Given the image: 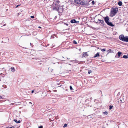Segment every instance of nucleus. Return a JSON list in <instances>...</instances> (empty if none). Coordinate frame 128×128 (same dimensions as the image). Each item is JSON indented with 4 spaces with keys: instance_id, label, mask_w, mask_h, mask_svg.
Masks as SVG:
<instances>
[{
    "instance_id": "f257e3e1",
    "label": "nucleus",
    "mask_w": 128,
    "mask_h": 128,
    "mask_svg": "<svg viewBox=\"0 0 128 128\" xmlns=\"http://www.w3.org/2000/svg\"><path fill=\"white\" fill-rule=\"evenodd\" d=\"M118 10V8H112V10L110 13V16L112 17L115 16Z\"/></svg>"
},
{
    "instance_id": "f03ea898",
    "label": "nucleus",
    "mask_w": 128,
    "mask_h": 128,
    "mask_svg": "<svg viewBox=\"0 0 128 128\" xmlns=\"http://www.w3.org/2000/svg\"><path fill=\"white\" fill-rule=\"evenodd\" d=\"M59 2L58 1H57L56 2V3L55 4H54L53 8L54 10H55L57 11H58L60 6Z\"/></svg>"
},
{
    "instance_id": "7ed1b4c3",
    "label": "nucleus",
    "mask_w": 128,
    "mask_h": 128,
    "mask_svg": "<svg viewBox=\"0 0 128 128\" xmlns=\"http://www.w3.org/2000/svg\"><path fill=\"white\" fill-rule=\"evenodd\" d=\"M125 37V36H124V35L121 34L119 36V38L120 40H122V41L124 42Z\"/></svg>"
},
{
    "instance_id": "20e7f679",
    "label": "nucleus",
    "mask_w": 128,
    "mask_h": 128,
    "mask_svg": "<svg viewBox=\"0 0 128 128\" xmlns=\"http://www.w3.org/2000/svg\"><path fill=\"white\" fill-rule=\"evenodd\" d=\"M82 5H88L89 2H88L87 1L84 0H82Z\"/></svg>"
},
{
    "instance_id": "39448f33",
    "label": "nucleus",
    "mask_w": 128,
    "mask_h": 128,
    "mask_svg": "<svg viewBox=\"0 0 128 128\" xmlns=\"http://www.w3.org/2000/svg\"><path fill=\"white\" fill-rule=\"evenodd\" d=\"M99 21V23L100 24H102V25H104V22L103 20H101L100 19H98V22Z\"/></svg>"
},
{
    "instance_id": "423d86ee",
    "label": "nucleus",
    "mask_w": 128,
    "mask_h": 128,
    "mask_svg": "<svg viewBox=\"0 0 128 128\" xmlns=\"http://www.w3.org/2000/svg\"><path fill=\"white\" fill-rule=\"evenodd\" d=\"M109 17L108 16H106L104 18V20L106 23V24L109 22Z\"/></svg>"
},
{
    "instance_id": "0eeeda50",
    "label": "nucleus",
    "mask_w": 128,
    "mask_h": 128,
    "mask_svg": "<svg viewBox=\"0 0 128 128\" xmlns=\"http://www.w3.org/2000/svg\"><path fill=\"white\" fill-rule=\"evenodd\" d=\"M87 52H83L82 54V57H87L88 56V54L87 53Z\"/></svg>"
},
{
    "instance_id": "6e6552de",
    "label": "nucleus",
    "mask_w": 128,
    "mask_h": 128,
    "mask_svg": "<svg viewBox=\"0 0 128 128\" xmlns=\"http://www.w3.org/2000/svg\"><path fill=\"white\" fill-rule=\"evenodd\" d=\"M81 0H74V2L76 4L79 5Z\"/></svg>"
},
{
    "instance_id": "1a4fd4ad",
    "label": "nucleus",
    "mask_w": 128,
    "mask_h": 128,
    "mask_svg": "<svg viewBox=\"0 0 128 128\" xmlns=\"http://www.w3.org/2000/svg\"><path fill=\"white\" fill-rule=\"evenodd\" d=\"M70 22L72 23H76L77 22H77L76 21L75 19H73L70 21Z\"/></svg>"
},
{
    "instance_id": "9d476101",
    "label": "nucleus",
    "mask_w": 128,
    "mask_h": 128,
    "mask_svg": "<svg viewBox=\"0 0 128 128\" xmlns=\"http://www.w3.org/2000/svg\"><path fill=\"white\" fill-rule=\"evenodd\" d=\"M107 24L108 25L112 27L114 26V25L113 24H112L111 22H108L107 23Z\"/></svg>"
},
{
    "instance_id": "9b49d317",
    "label": "nucleus",
    "mask_w": 128,
    "mask_h": 128,
    "mask_svg": "<svg viewBox=\"0 0 128 128\" xmlns=\"http://www.w3.org/2000/svg\"><path fill=\"white\" fill-rule=\"evenodd\" d=\"M100 52H97L96 54L94 55V56L93 58H96L98 56H100Z\"/></svg>"
},
{
    "instance_id": "f8f14e48",
    "label": "nucleus",
    "mask_w": 128,
    "mask_h": 128,
    "mask_svg": "<svg viewBox=\"0 0 128 128\" xmlns=\"http://www.w3.org/2000/svg\"><path fill=\"white\" fill-rule=\"evenodd\" d=\"M124 42H128V36H126L125 37Z\"/></svg>"
},
{
    "instance_id": "ddd939ff",
    "label": "nucleus",
    "mask_w": 128,
    "mask_h": 128,
    "mask_svg": "<svg viewBox=\"0 0 128 128\" xmlns=\"http://www.w3.org/2000/svg\"><path fill=\"white\" fill-rule=\"evenodd\" d=\"M113 52V50L111 49H109L107 50V52L108 53H110Z\"/></svg>"
},
{
    "instance_id": "4468645a",
    "label": "nucleus",
    "mask_w": 128,
    "mask_h": 128,
    "mask_svg": "<svg viewBox=\"0 0 128 128\" xmlns=\"http://www.w3.org/2000/svg\"><path fill=\"white\" fill-rule=\"evenodd\" d=\"M118 4L120 6H121L122 5V3L121 1H119L118 3Z\"/></svg>"
},
{
    "instance_id": "2eb2a0df",
    "label": "nucleus",
    "mask_w": 128,
    "mask_h": 128,
    "mask_svg": "<svg viewBox=\"0 0 128 128\" xmlns=\"http://www.w3.org/2000/svg\"><path fill=\"white\" fill-rule=\"evenodd\" d=\"M14 121L17 123H20L21 122L20 120L17 121V120L16 119L14 120Z\"/></svg>"
},
{
    "instance_id": "dca6fc26",
    "label": "nucleus",
    "mask_w": 128,
    "mask_h": 128,
    "mask_svg": "<svg viewBox=\"0 0 128 128\" xmlns=\"http://www.w3.org/2000/svg\"><path fill=\"white\" fill-rule=\"evenodd\" d=\"M122 53L120 52H118V53L117 54L118 57H120Z\"/></svg>"
},
{
    "instance_id": "f3484780",
    "label": "nucleus",
    "mask_w": 128,
    "mask_h": 128,
    "mask_svg": "<svg viewBox=\"0 0 128 128\" xmlns=\"http://www.w3.org/2000/svg\"><path fill=\"white\" fill-rule=\"evenodd\" d=\"M11 69L12 70V71L14 72V68L13 67H12L11 68Z\"/></svg>"
},
{
    "instance_id": "a211bd4d",
    "label": "nucleus",
    "mask_w": 128,
    "mask_h": 128,
    "mask_svg": "<svg viewBox=\"0 0 128 128\" xmlns=\"http://www.w3.org/2000/svg\"><path fill=\"white\" fill-rule=\"evenodd\" d=\"M122 58H128V56H126V55H124L123 57Z\"/></svg>"
},
{
    "instance_id": "6ab92c4d",
    "label": "nucleus",
    "mask_w": 128,
    "mask_h": 128,
    "mask_svg": "<svg viewBox=\"0 0 128 128\" xmlns=\"http://www.w3.org/2000/svg\"><path fill=\"white\" fill-rule=\"evenodd\" d=\"M124 102V101L123 99L122 100L120 99V103H123Z\"/></svg>"
},
{
    "instance_id": "aec40b11",
    "label": "nucleus",
    "mask_w": 128,
    "mask_h": 128,
    "mask_svg": "<svg viewBox=\"0 0 128 128\" xmlns=\"http://www.w3.org/2000/svg\"><path fill=\"white\" fill-rule=\"evenodd\" d=\"M92 72V71L90 70H88V73L89 74H90Z\"/></svg>"
},
{
    "instance_id": "412c9836",
    "label": "nucleus",
    "mask_w": 128,
    "mask_h": 128,
    "mask_svg": "<svg viewBox=\"0 0 128 128\" xmlns=\"http://www.w3.org/2000/svg\"><path fill=\"white\" fill-rule=\"evenodd\" d=\"M73 43L75 44H77V42L75 40H74L73 41Z\"/></svg>"
},
{
    "instance_id": "4be33fe9",
    "label": "nucleus",
    "mask_w": 128,
    "mask_h": 128,
    "mask_svg": "<svg viewBox=\"0 0 128 128\" xmlns=\"http://www.w3.org/2000/svg\"><path fill=\"white\" fill-rule=\"evenodd\" d=\"M113 107V106L110 105L109 106V109L110 110L112 109Z\"/></svg>"
},
{
    "instance_id": "5701e85b",
    "label": "nucleus",
    "mask_w": 128,
    "mask_h": 128,
    "mask_svg": "<svg viewBox=\"0 0 128 128\" xmlns=\"http://www.w3.org/2000/svg\"><path fill=\"white\" fill-rule=\"evenodd\" d=\"M103 113L104 114L107 115L108 114V113L106 111H105L103 112Z\"/></svg>"
},
{
    "instance_id": "b1692460",
    "label": "nucleus",
    "mask_w": 128,
    "mask_h": 128,
    "mask_svg": "<svg viewBox=\"0 0 128 128\" xmlns=\"http://www.w3.org/2000/svg\"><path fill=\"white\" fill-rule=\"evenodd\" d=\"M67 126V124H64L63 126V127L64 128H65Z\"/></svg>"
},
{
    "instance_id": "393cba45",
    "label": "nucleus",
    "mask_w": 128,
    "mask_h": 128,
    "mask_svg": "<svg viewBox=\"0 0 128 128\" xmlns=\"http://www.w3.org/2000/svg\"><path fill=\"white\" fill-rule=\"evenodd\" d=\"M106 50V49L103 48L101 50V51L102 52H104Z\"/></svg>"
},
{
    "instance_id": "a878e982",
    "label": "nucleus",
    "mask_w": 128,
    "mask_h": 128,
    "mask_svg": "<svg viewBox=\"0 0 128 128\" xmlns=\"http://www.w3.org/2000/svg\"><path fill=\"white\" fill-rule=\"evenodd\" d=\"M70 90H73V89H72V86H70Z\"/></svg>"
},
{
    "instance_id": "bb28decb",
    "label": "nucleus",
    "mask_w": 128,
    "mask_h": 128,
    "mask_svg": "<svg viewBox=\"0 0 128 128\" xmlns=\"http://www.w3.org/2000/svg\"><path fill=\"white\" fill-rule=\"evenodd\" d=\"M94 1H92V2L91 3L92 4V5H94Z\"/></svg>"
},
{
    "instance_id": "cd10ccee",
    "label": "nucleus",
    "mask_w": 128,
    "mask_h": 128,
    "mask_svg": "<svg viewBox=\"0 0 128 128\" xmlns=\"http://www.w3.org/2000/svg\"><path fill=\"white\" fill-rule=\"evenodd\" d=\"M82 0H81V1H80V4H79V5H82Z\"/></svg>"
},
{
    "instance_id": "c85d7f7f",
    "label": "nucleus",
    "mask_w": 128,
    "mask_h": 128,
    "mask_svg": "<svg viewBox=\"0 0 128 128\" xmlns=\"http://www.w3.org/2000/svg\"><path fill=\"white\" fill-rule=\"evenodd\" d=\"M4 39L5 40H7V41L8 42V40H9V39L8 38H4Z\"/></svg>"
},
{
    "instance_id": "c756f323",
    "label": "nucleus",
    "mask_w": 128,
    "mask_h": 128,
    "mask_svg": "<svg viewBox=\"0 0 128 128\" xmlns=\"http://www.w3.org/2000/svg\"><path fill=\"white\" fill-rule=\"evenodd\" d=\"M30 17L32 18H34V16H31Z\"/></svg>"
},
{
    "instance_id": "7c9ffc66",
    "label": "nucleus",
    "mask_w": 128,
    "mask_h": 128,
    "mask_svg": "<svg viewBox=\"0 0 128 128\" xmlns=\"http://www.w3.org/2000/svg\"><path fill=\"white\" fill-rule=\"evenodd\" d=\"M38 128H43V126H41L39 127Z\"/></svg>"
},
{
    "instance_id": "2f4dec72",
    "label": "nucleus",
    "mask_w": 128,
    "mask_h": 128,
    "mask_svg": "<svg viewBox=\"0 0 128 128\" xmlns=\"http://www.w3.org/2000/svg\"><path fill=\"white\" fill-rule=\"evenodd\" d=\"M95 22L97 24L99 23L98 22V21H97V22Z\"/></svg>"
},
{
    "instance_id": "473e14b6",
    "label": "nucleus",
    "mask_w": 128,
    "mask_h": 128,
    "mask_svg": "<svg viewBox=\"0 0 128 128\" xmlns=\"http://www.w3.org/2000/svg\"><path fill=\"white\" fill-rule=\"evenodd\" d=\"M20 5H17L16 6V8H17L18 7V6H20Z\"/></svg>"
},
{
    "instance_id": "72a5a7b5",
    "label": "nucleus",
    "mask_w": 128,
    "mask_h": 128,
    "mask_svg": "<svg viewBox=\"0 0 128 128\" xmlns=\"http://www.w3.org/2000/svg\"><path fill=\"white\" fill-rule=\"evenodd\" d=\"M34 92V90H32V93H33Z\"/></svg>"
},
{
    "instance_id": "f704fd0d",
    "label": "nucleus",
    "mask_w": 128,
    "mask_h": 128,
    "mask_svg": "<svg viewBox=\"0 0 128 128\" xmlns=\"http://www.w3.org/2000/svg\"><path fill=\"white\" fill-rule=\"evenodd\" d=\"M10 128H14V126H12V127H10Z\"/></svg>"
},
{
    "instance_id": "c9c22d12",
    "label": "nucleus",
    "mask_w": 128,
    "mask_h": 128,
    "mask_svg": "<svg viewBox=\"0 0 128 128\" xmlns=\"http://www.w3.org/2000/svg\"><path fill=\"white\" fill-rule=\"evenodd\" d=\"M60 61H64L65 60H64V59H62V60H60Z\"/></svg>"
},
{
    "instance_id": "e433bc0d",
    "label": "nucleus",
    "mask_w": 128,
    "mask_h": 128,
    "mask_svg": "<svg viewBox=\"0 0 128 128\" xmlns=\"http://www.w3.org/2000/svg\"><path fill=\"white\" fill-rule=\"evenodd\" d=\"M70 62H74V60H70Z\"/></svg>"
},
{
    "instance_id": "4c0bfd02",
    "label": "nucleus",
    "mask_w": 128,
    "mask_h": 128,
    "mask_svg": "<svg viewBox=\"0 0 128 128\" xmlns=\"http://www.w3.org/2000/svg\"><path fill=\"white\" fill-rule=\"evenodd\" d=\"M65 24L66 25H67V26H68V24H66H66Z\"/></svg>"
},
{
    "instance_id": "58836bf2",
    "label": "nucleus",
    "mask_w": 128,
    "mask_h": 128,
    "mask_svg": "<svg viewBox=\"0 0 128 128\" xmlns=\"http://www.w3.org/2000/svg\"><path fill=\"white\" fill-rule=\"evenodd\" d=\"M65 24L66 25H67V26H68V24H66H66Z\"/></svg>"
},
{
    "instance_id": "ea45409f",
    "label": "nucleus",
    "mask_w": 128,
    "mask_h": 128,
    "mask_svg": "<svg viewBox=\"0 0 128 128\" xmlns=\"http://www.w3.org/2000/svg\"><path fill=\"white\" fill-rule=\"evenodd\" d=\"M102 62H104V60H102Z\"/></svg>"
},
{
    "instance_id": "a19ab883",
    "label": "nucleus",
    "mask_w": 128,
    "mask_h": 128,
    "mask_svg": "<svg viewBox=\"0 0 128 128\" xmlns=\"http://www.w3.org/2000/svg\"><path fill=\"white\" fill-rule=\"evenodd\" d=\"M38 28H41V27H40V26H39V27H38Z\"/></svg>"
},
{
    "instance_id": "79ce46f5",
    "label": "nucleus",
    "mask_w": 128,
    "mask_h": 128,
    "mask_svg": "<svg viewBox=\"0 0 128 128\" xmlns=\"http://www.w3.org/2000/svg\"><path fill=\"white\" fill-rule=\"evenodd\" d=\"M29 103L30 104H32V103L30 102H29Z\"/></svg>"
},
{
    "instance_id": "37998d69",
    "label": "nucleus",
    "mask_w": 128,
    "mask_h": 128,
    "mask_svg": "<svg viewBox=\"0 0 128 128\" xmlns=\"http://www.w3.org/2000/svg\"><path fill=\"white\" fill-rule=\"evenodd\" d=\"M6 128H10V127H9V128L6 127Z\"/></svg>"
},
{
    "instance_id": "c03bdc74",
    "label": "nucleus",
    "mask_w": 128,
    "mask_h": 128,
    "mask_svg": "<svg viewBox=\"0 0 128 128\" xmlns=\"http://www.w3.org/2000/svg\"><path fill=\"white\" fill-rule=\"evenodd\" d=\"M6 25V24H4V26H5Z\"/></svg>"
},
{
    "instance_id": "a18cd8bd",
    "label": "nucleus",
    "mask_w": 128,
    "mask_h": 128,
    "mask_svg": "<svg viewBox=\"0 0 128 128\" xmlns=\"http://www.w3.org/2000/svg\"><path fill=\"white\" fill-rule=\"evenodd\" d=\"M67 58L68 59V58Z\"/></svg>"
},
{
    "instance_id": "49530a36",
    "label": "nucleus",
    "mask_w": 128,
    "mask_h": 128,
    "mask_svg": "<svg viewBox=\"0 0 128 128\" xmlns=\"http://www.w3.org/2000/svg\"><path fill=\"white\" fill-rule=\"evenodd\" d=\"M62 57L63 58H64V57L63 56H62Z\"/></svg>"
},
{
    "instance_id": "de8ad7c7",
    "label": "nucleus",
    "mask_w": 128,
    "mask_h": 128,
    "mask_svg": "<svg viewBox=\"0 0 128 128\" xmlns=\"http://www.w3.org/2000/svg\"><path fill=\"white\" fill-rule=\"evenodd\" d=\"M69 65H71V64H70Z\"/></svg>"
}]
</instances>
